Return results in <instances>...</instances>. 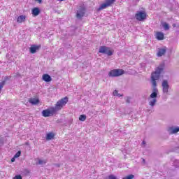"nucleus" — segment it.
Listing matches in <instances>:
<instances>
[{
  "label": "nucleus",
  "instance_id": "obj_20",
  "mask_svg": "<svg viewBox=\"0 0 179 179\" xmlns=\"http://www.w3.org/2000/svg\"><path fill=\"white\" fill-rule=\"evenodd\" d=\"M116 0H106V3L109 6H111L114 2H115Z\"/></svg>",
  "mask_w": 179,
  "mask_h": 179
},
{
  "label": "nucleus",
  "instance_id": "obj_1",
  "mask_svg": "<svg viewBox=\"0 0 179 179\" xmlns=\"http://www.w3.org/2000/svg\"><path fill=\"white\" fill-rule=\"evenodd\" d=\"M164 71V63L161 64L156 71L151 74V83L152 85V92L150 95V99H157V94H159V90L157 89V83L156 80L160 79V73Z\"/></svg>",
  "mask_w": 179,
  "mask_h": 179
},
{
  "label": "nucleus",
  "instance_id": "obj_25",
  "mask_svg": "<svg viewBox=\"0 0 179 179\" xmlns=\"http://www.w3.org/2000/svg\"><path fill=\"white\" fill-rule=\"evenodd\" d=\"M179 165V160L178 159H176L174 162H173V166H175L176 167V169L178 168V166Z\"/></svg>",
  "mask_w": 179,
  "mask_h": 179
},
{
  "label": "nucleus",
  "instance_id": "obj_9",
  "mask_svg": "<svg viewBox=\"0 0 179 179\" xmlns=\"http://www.w3.org/2000/svg\"><path fill=\"white\" fill-rule=\"evenodd\" d=\"M167 131L169 135H174V134L179 132V127H170L167 129Z\"/></svg>",
  "mask_w": 179,
  "mask_h": 179
},
{
  "label": "nucleus",
  "instance_id": "obj_14",
  "mask_svg": "<svg viewBox=\"0 0 179 179\" xmlns=\"http://www.w3.org/2000/svg\"><path fill=\"white\" fill-rule=\"evenodd\" d=\"M26 22V15H20L17 19V23H23Z\"/></svg>",
  "mask_w": 179,
  "mask_h": 179
},
{
  "label": "nucleus",
  "instance_id": "obj_2",
  "mask_svg": "<svg viewBox=\"0 0 179 179\" xmlns=\"http://www.w3.org/2000/svg\"><path fill=\"white\" fill-rule=\"evenodd\" d=\"M68 103V96H66L61 100L58 101L55 107L49 108L42 111L43 117H51L54 115L55 113L59 111Z\"/></svg>",
  "mask_w": 179,
  "mask_h": 179
},
{
  "label": "nucleus",
  "instance_id": "obj_24",
  "mask_svg": "<svg viewBox=\"0 0 179 179\" xmlns=\"http://www.w3.org/2000/svg\"><path fill=\"white\" fill-rule=\"evenodd\" d=\"M20 155H22V152L21 151H18L17 152H16V154L14 155V157L15 159H17V157H20Z\"/></svg>",
  "mask_w": 179,
  "mask_h": 179
},
{
  "label": "nucleus",
  "instance_id": "obj_34",
  "mask_svg": "<svg viewBox=\"0 0 179 179\" xmlns=\"http://www.w3.org/2000/svg\"><path fill=\"white\" fill-rule=\"evenodd\" d=\"M123 96H124V94H118L117 95V97H122Z\"/></svg>",
  "mask_w": 179,
  "mask_h": 179
},
{
  "label": "nucleus",
  "instance_id": "obj_41",
  "mask_svg": "<svg viewBox=\"0 0 179 179\" xmlns=\"http://www.w3.org/2000/svg\"><path fill=\"white\" fill-rule=\"evenodd\" d=\"M58 1H64V0H58Z\"/></svg>",
  "mask_w": 179,
  "mask_h": 179
},
{
  "label": "nucleus",
  "instance_id": "obj_40",
  "mask_svg": "<svg viewBox=\"0 0 179 179\" xmlns=\"http://www.w3.org/2000/svg\"><path fill=\"white\" fill-rule=\"evenodd\" d=\"M173 27H176V24H173Z\"/></svg>",
  "mask_w": 179,
  "mask_h": 179
},
{
  "label": "nucleus",
  "instance_id": "obj_16",
  "mask_svg": "<svg viewBox=\"0 0 179 179\" xmlns=\"http://www.w3.org/2000/svg\"><path fill=\"white\" fill-rule=\"evenodd\" d=\"M55 136V134H54V133H48L46 135V140L47 141H51L52 139H54Z\"/></svg>",
  "mask_w": 179,
  "mask_h": 179
},
{
  "label": "nucleus",
  "instance_id": "obj_12",
  "mask_svg": "<svg viewBox=\"0 0 179 179\" xmlns=\"http://www.w3.org/2000/svg\"><path fill=\"white\" fill-rule=\"evenodd\" d=\"M42 79H43V80H44V82H51V80H52L51 76H50L48 74H43Z\"/></svg>",
  "mask_w": 179,
  "mask_h": 179
},
{
  "label": "nucleus",
  "instance_id": "obj_19",
  "mask_svg": "<svg viewBox=\"0 0 179 179\" xmlns=\"http://www.w3.org/2000/svg\"><path fill=\"white\" fill-rule=\"evenodd\" d=\"M156 103H157V99H152L149 101V106H150L151 107H155V106H156Z\"/></svg>",
  "mask_w": 179,
  "mask_h": 179
},
{
  "label": "nucleus",
  "instance_id": "obj_18",
  "mask_svg": "<svg viewBox=\"0 0 179 179\" xmlns=\"http://www.w3.org/2000/svg\"><path fill=\"white\" fill-rule=\"evenodd\" d=\"M162 26L164 28V30H170V25L167 22H162Z\"/></svg>",
  "mask_w": 179,
  "mask_h": 179
},
{
  "label": "nucleus",
  "instance_id": "obj_22",
  "mask_svg": "<svg viewBox=\"0 0 179 179\" xmlns=\"http://www.w3.org/2000/svg\"><path fill=\"white\" fill-rule=\"evenodd\" d=\"M135 178V176L130 174L124 178H123L122 179H133Z\"/></svg>",
  "mask_w": 179,
  "mask_h": 179
},
{
  "label": "nucleus",
  "instance_id": "obj_29",
  "mask_svg": "<svg viewBox=\"0 0 179 179\" xmlns=\"http://www.w3.org/2000/svg\"><path fill=\"white\" fill-rule=\"evenodd\" d=\"M13 179H22V176L17 175Z\"/></svg>",
  "mask_w": 179,
  "mask_h": 179
},
{
  "label": "nucleus",
  "instance_id": "obj_27",
  "mask_svg": "<svg viewBox=\"0 0 179 179\" xmlns=\"http://www.w3.org/2000/svg\"><path fill=\"white\" fill-rule=\"evenodd\" d=\"M3 86H5V81H2L0 83V92H1L2 87H3Z\"/></svg>",
  "mask_w": 179,
  "mask_h": 179
},
{
  "label": "nucleus",
  "instance_id": "obj_13",
  "mask_svg": "<svg viewBox=\"0 0 179 179\" xmlns=\"http://www.w3.org/2000/svg\"><path fill=\"white\" fill-rule=\"evenodd\" d=\"M40 8L36 7L32 9L31 13L34 16H38L40 15Z\"/></svg>",
  "mask_w": 179,
  "mask_h": 179
},
{
  "label": "nucleus",
  "instance_id": "obj_42",
  "mask_svg": "<svg viewBox=\"0 0 179 179\" xmlns=\"http://www.w3.org/2000/svg\"><path fill=\"white\" fill-rule=\"evenodd\" d=\"M177 167H179V165H177Z\"/></svg>",
  "mask_w": 179,
  "mask_h": 179
},
{
  "label": "nucleus",
  "instance_id": "obj_15",
  "mask_svg": "<svg viewBox=\"0 0 179 179\" xmlns=\"http://www.w3.org/2000/svg\"><path fill=\"white\" fill-rule=\"evenodd\" d=\"M156 38L159 41L164 40V34L163 32H157Z\"/></svg>",
  "mask_w": 179,
  "mask_h": 179
},
{
  "label": "nucleus",
  "instance_id": "obj_37",
  "mask_svg": "<svg viewBox=\"0 0 179 179\" xmlns=\"http://www.w3.org/2000/svg\"><path fill=\"white\" fill-rule=\"evenodd\" d=\"M55 166H56V167H58V168H59V167H60L59 164H55Z\"/></svg>",
  "mask_w": 179,
  "mask_h": 179
},
{
  "label": "nucleus",
  "instance_id": "obj_5",
  "mask_svg": "<svg viewBox=\"0 0 179 179\" xmlns=\"http://www.w3.org/2000/svg\"><path fill=\"white\" fill-rule=\"evenodd\" d=\"M135 17L136 20H138L139 22H143V20H145L146 19V12L137 11L135 15Z\"/></svg>",
  "mask_w": 179,
  "mask_h": 179
},
{
  "label": "nucleus",
  "instance_id": "obj_17",
  "mask_svg": "<svg viewBox=\"0 0 179 179\" xmlns=\"http://www.w3.org/2000/svg\"><path fill=\"white\" fill-rule=\"evenodd\" d=\"M108 6L106 2L101 4V6H99V8H98V11H100V10H103V9H106V8H108Z\"/></svg>",
  "mask_w": 179,
  "mask_h": 179
},
{
  "label": "nucleus",
  "instance_id": "obj_31",
  "mask_svg": "<svg viewBox=\"0 0 179 179\" xmlns=\"http://www.w3.org/2000/svg\"><path fill=\"white\" fill-rule=\"evenodd\" d=\"M38 164L43 165V164H45V162H44V161H43L41 159H39Z\"/></svg>",
  "mask_w": 179,
  "mask_h": 179
},
{
  "label": "nucleus",
  "instance_id": "obj_38",
  "mask_svg": "<svg viewBox=\"0 0 179 179\" xmlns=\"http://www.w3.org/2000/svg\"><path fill=\"white\" fill-rule=\"evenodd\" d=\"M145 159H143V163H145Z\"/></svg>",
  "mask_w": 179,
  "mask_h": 179
},
{
  "label": "nucleus",
  "instance_id": "obj_7",
  "mask_svg": "<svg viewBox=\"0 0 179 179\" xmlns=\"http://www.w3.org/2000/svg\"><path fill=\"white\" fill-rule=\"evenodd\" d=\"M162 86L163 93H169V89H170V85H169V81H167V80H164L162 81Z\"/></svg>",
  "mask_w": 179,
  "mask_h": 179
},
{
  "label": "nucleus",
  "instance_id": "obj_6",
  "mask_svg": "<svg viewBox=\"0 0 179 179\" xmlns=\"http://www.w3.org/2000/svg\"><path fill=\"white\" fill-rule=\"evenodd\" d=\"M85 13H86V8H85L84 7H79L77 9V12H76L77 19H82V17L85 16Z\"/></svg>",
  "mask_w": 179,
  "mask_h": 179
},
{
  "label": "nucleus",
  "instance_id": "obj_21",
  "mask_svg": "<svg viewBox=\"0 0 179 179\" xmlns=\"http://www.w3.org/2000/svg\"><path fill=\"white\" fill-rule=\"evenodd\" d=\"M80 121H86V116L85 115H81L79 117Z\"/></svg>",
  "mask_w": 179,
  "mask_h": 179
},
{
  "label": "nucleus",
  "instance_id": "obj_11",
  "mask_svg": "<svg viewBox=\"0 0 179 179\" xmlns=\"http://www.w3.org/2000/svg\"><path fill=\"white\" fill-rule=\"evenodd\" d=\"M29 103H30V104H32V106H37V104L40 103V99L37 98H30L29 99Z\"/></svg>",
  "mask_w": 179,
  "mask_h": 179
},
{
  "label": "nucleus",
  "instance_id": "obj_32",
  "mask_svg": "<svg viewBox=\"0 0 179 179\" xmlns=\"http://www.w3.org/2000/svg\"><path fill=\"white\" fill-rule=\"evenodd\" d=\"M118 90H115L114 92H113V96H118Z\"/></svg>",
  "mask_w": 179,
  "mask_h": 179
},
{
  "label": "nucleus",
  "instance_id": "obj_3",
  "mask_svg": "<svg viewBox=\"0 0 179 179\" xmlns=\"http://www.w3.org/2000/svg\"><path fill=\"white\" fill-rule=\"evenodd\" d=\"M99 54H105L108 57H111L114 54V51L111 50V48L107 46H101L99 50Z\"/></svg>",
  "mask_w": 179,
  "mask_h": 179
},
{
  "label": "nucleus",
  "instance_id": "obj_36",
  "mask_svg": "<svg viewBox=\"0 0 179 179\" xmlns=\"http://www.w3.org/2000/svg\"><path fill=\"white\" fill-rule=\"evenodd\" d=\"M15 159H16V158H15V157L11 159L12 163H13V162H15Z\"/></svg>",
  "mask_w": 179,
  "mask_h": 179
},
{
  "label": "nucleus",
  "instance_id": "obj_8",
  "mask_svg": "<svg viewBox=\"0 0 179 179\" xmlns=\"http://www.w3.org/2000/svg\"><path fill=\"white\" fill-rule=\"evenodd\" d=\"M41 48V45H31L29 48V52L31 54H36V51H38Z\"/></svg>",
  "mask_w": 179,
  "mask_h": 179
},
{
  "label": "nucleus",
  "instance_id": "obj_33",
  "mask_svg": "<svg viewBox=\"0 0 179 179\" xmlns=\"http://www.w3.org/2000/svg\"><path fill=\"white\" fill-rule=\"evenodd\" d=\"M9 79V78L8 76H6L4 78V80H3V82H5V84L6 83V80H8Z\"/></svg>",
  "mask_w": 179,
  "mask_h": 179
},
{
  "label": "nucleus",
  "instance_id": "obj_30",
  "mask_svg": "<svg viewBox=\"0 0 179 179\" xmlns=\"http://www.w3.org/2000/svg\"><path fill=\"white\" fill-rule=\"evenodd\" d=\"M108 179H117V177H115L114 175H110L108 176Z\"/></svg>",
  "mask_w": 179,
  "mask_h": 179
},
{
  "label": "nucleus",
  "instance_id": "obj_26",
  "mask_svg": "<svg viewBox=\"0 0 179 179\" xmlns=\"http://www.w3.org/2000/svg\"><path fill=\"white\" fill-rule=\"evenodd\" d=\"M22 75L19 73H13V78H21Z\"/></svg>",
  "mask_w": 179,
  "mask_h": 179
},
{
  "label": "nucleus",
  "instance_id": "obj_4",
  "mask_svg": "<svg viewBox=\"0 0 179 179\" xmlns=\"http://www.w3.org/2000/svg\"><path fill=\"white\" fill-rule=\"evenodd\" d=\"M124 73H125V71L122 69H113L109 72L108 75L112 78H117L121 76V75H124Z\"/></svg>",
  "mask_w": 179,
  "mask_h": 179
},
{
  "label": "nucleus",
  "instance_id": "obj_39",
  "mask_svg": "<svg viewBox=\"0 0 179 179\" xmlns=\"http://www.w3.org/2000/svg\"><path fill=\"white\" fill-rule=\"evenodd\" d=\"M146 143V141H143V144L145 145Z\"/></svg>",
  "mask_w": 179,
  "mask_h": 179
},
{
  "label": "nucleus",
  "instance_id": "obj_10",
  "mask_svg": "<svg viewBox=\"0 0 179 179\" xmlns=\"http://www.w3.org/2000/svg\"><path fill=\"white\" fill-rule=\"evenodd\" d=\"M167 52V48H159L157 53V57H163Z\"/></svg>",
  "mask_w": 179,
  "mask_h": 179
},
{
  "label": "nucleus",
  "instance_id": "obj_23",
  "mask_svg": "<svg viewBox=\"0 0 179 179\" xmlns=\"http://www.w3.org/2000/svg\"><path fill=\"white\" fill-rule=\"evenodd\" d=\"M131 96H126L124 99L126 100V103L127 104H129L131 103Z\"/></svg>",
  "mask_w": 179,
  "mask_h": 179
},
{
  "label": "nucleus",
  "instance_id": "obj_28",
  "mask_svg": "<svg viewBox=\"0 0 179 179\" xmlns=\"http://www.w3.org/2000/svg\"><path fill=\"white\" fill-rule=\"evenodd\" d=\"M3 86H5V81H2L0 83V92H1L2 87H3Z\"/></svg>",
  "mask_w": 179,
  "mask_h": 179
},
{
  "label": "nucleus",
  "instance_id": "obj_43",
  "mask_svg": "<svg viewBox=\"0 0 179 179\" xmlns=\"http://www.w3.org/2000/svg\"><path fill=\"white\" fill-rule=\"evenodd\" d=\"M0 93H1V91H0Z\"/></svg>",
  "mask_w": 179,
  "mask_h": 179
},
{
  "label": "nucleus",
  "instance_id": "obj_35",
  "mask_svg": "<svg viewBox=\"0 0 179 179\" xmlns=\"http://www.w3.org/2000/svg\"><path fill=\"white\" fill-rule=\"evenodd\" d=\"M36 2H38L39 3H41L43 2V0H35Z\"/></svg>",
  "mask_w": 179,
  "mask_h": 179
}]
</instances>
